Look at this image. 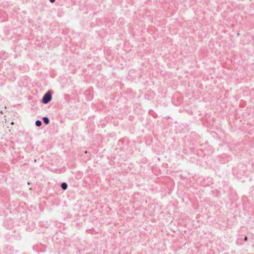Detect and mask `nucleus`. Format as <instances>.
I'll return each instance as SVG.
<instances>
[{"mask_svg":"<svg viewBox=\"0 0 254 254\" xmlns=\"http://www.w3.org/2000/svg\"><path fill=\"white\" fill-rule=\"evenodd\" d=\"M37 162V160L36 159H35L34 160V162Z\"/></svg>","mask_w":254,"mask_h":254,"instance_id":"9","label":"nucleus"},{"mask_svg":"<svg viewBox=\"0 0 254 254\" xmlns=\"http://www.w3.org/2000/svg\"><path fill=\"white\" fill-rule=\"evenodd\" d=\"M50 2L51 3H54L55 2L56 0H49Z\"/></svg>","mask_w":254,"mask_h":254,"instance_id":"7","label":"nucleus"},{"mask_svg":"<svg viewBox=\"0 0 254 254\" xmlns=\"http://www.w3.org/2000/svg\"><path fill=\"white\" fill-rule=\"evenodd\" d=\"M61 187L64 190H65L67 189L68 185L66 183L63 182L61 185Z\"/></svg>","mask_w":254,"mask_h":254,"instance_id":"4","label":"nucleus"},{"mask_svg":"<svg viewBox=\"0 0 254 254\" xmlns=\"http://www.w3.org/2000/svg\"><path fill=\"white\" fill-rule=\"evenodd\" d=\"M247 240H248V238H247V236H244V238H243V241H244V242H245V241H247Z\"/></svg>","mask_w":254,"mask_h":254,"instance_id":"6","label":"nucleus"},{"mask_svg":"<svg viewBox=\"0 0 254 254\" xmlns=\"http://www.w3.org/2000/svg\"><path fill=\"white\" fill-rule=\"evenodd\" d=\"M43 123L46 125H48L50 123V120L48 117H44L42 118Z\"/></svg>","mask_w":254,"mask_h":254,"instance_id":"2","label":"nucleus"},{"mask_svg":"<svg viewBox=\"0 0 254 254\" xmlns=\"http://www.w3.org/2000/svg\"><path fill=\"white\" fill-rule=\"evenodd\" d=\"M119 20L121 21V22H122L124 20V19L123 18H121L119 19Z\"/></svg>","mask_w":254,"mask_h":254,"instance_id":"8","label":"nucleus"},{"mask_svg":"<svg viewBox=\"0 0 254 254\" xmlns=\"http://www.w3.org/2000/svg\"><path fill=\"white\" fill-rule=\"evenodd\" d=\"M42 125V121H40V120H37L35 122V125L37 126V127H40Z\"/></svg>","mask_w":254,"mask_h":254,"instance_id":"5","label":"nucleus"},{"mask_svg":"<svg viewBox=\"0 0 254 254\" xmlns=\"http://www.w3.org/2000/svg\"><path fill=\"white\" fill-rule=\"evenodd\" d=\"M244 241L243 237L238 238L236 240V244L238 245H241L243 244Z\"/></svg>","mask_w":254,"mask_h":254,"instance_id":"3","label":"nucleus"},{"mask_svg":"<svg viewBox=\"0 0 254 254\" xmlns=\"http://www.w3.org/2000/svg\"><path fill=\"white\" fill-rule=\"evenodd\" d=\"M53 91H48L43 96L41 102L44 104H48L52 99Z\"/></svg>","mask_w":254,"mask_h":254,"instance_id":"1","label":"nucleus"}]
</instances>
